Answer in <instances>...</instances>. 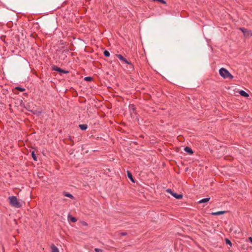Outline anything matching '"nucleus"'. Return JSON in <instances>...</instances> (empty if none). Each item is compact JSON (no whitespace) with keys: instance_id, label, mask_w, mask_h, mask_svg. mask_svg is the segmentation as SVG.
I'll return each mask as SVG.
<instances>
[{"instance_id":"f257e3e1","label":"nucleus","mask_w":252,"mask_h":252,"mask_svg":"<svg viewBox=\"0 0 252 252\" xmlns=\"http://www.w3.org/2000/svg\"><path fill=\"white\" fill-rule=\"evenodd\" d=\"M10 204L15 208H20L22 205L17 197L15 196H11L8 197Z\"/></svg>"},{"instance_id":"f03ea898","label":"nucleus","mask_w":252,"mask_h":252,"mask_svg":"<svg viewBox=\"0 0 252 252\" xmlns=\"http://www.w3.org/2000/svg\"><path fill=\"white\" fill-rule=\"evenodd\" d=\"M219 73L220 75L224 79H232L233 76L231 75L229 72L224 68H221L219 70Z\"/></svg>"},{"instance_id":"7ed1b4c3","label":"nucleus","mask_w":252,"mask_h":252,"mask_svg":"<svg viewBox=\"0 0 252 252\" xmlns=\"http://www.w3.org/2000/svg\"><path fill=\"white\" fill-rule=\"evenodd\" d=\"M239 30L243 32L246 37H250L252 35V32L250 30L243 28H240Z\"/></svg>"},{"instance_id":"20e7f679","label":"nucleus","mask_w":252,"mask_h":252,"mask_svg":"<svg viewBox=\"0 0 252 252\" xmlns=\"http://www.w3.org/2000/svg\"><path fill=\"white\" fill-rule=\"evenodd\" d=\"M53 69L55 71H57L59 72L63 73H67L68 72V71L64 70L57 66H53Z\"/></svg>"},{"instance_id":"39448f33","label":"nucleus","mask_w":252,"mask_h":252,"mask_svg":"<svg viewBox=\"0 0 252 252\" xmlns=\"http://www.w3.org/2000/svg\"><path fill=\"white\" fill-rule=\"evenodd\" d=\"M172 196H173L175 198L178 199H181L183 198V195L181 194H177L176 193H172Z\"/></svg>"},{"instance_id":"423d86ee","label":"nucleus","mask_w":252,"mask_h":252,"mask_svg":"<svg viewBox=\"0 0 252 252\" xmlns=\"http://www.w3.org/2000/svg\"><path fill=\"white\" fill-rule=\"evenodd\" d=\"M184 150L187 153L189 154H193V151L191 148H190L189 147H186L184 149Z\"/></svg>"},{"instance_id":"0eeeda50","label":"nucleus","mask_w":252,"mask_h":252,"mask_svg":"<svg viewBox=\"0 0 252 252\" xmlns=\"http://www.w3.org/2000/svg\"><path fill=\"white\" fill-rule=\"evenodd\" d=\"M51 252H59L58 248L54 245H52L51 247Z\"/></svg>"},{"instance_id":"6e6552de","label":"nucleus","mask_w":252,"mask_h":252,"mask_svg":"<svg viewBox=\"0 0 252 252\" xmlns=\"http://www.w3.org/2000/svg\"><path fill=\"white\" fill-rule=\"evenodd\" d=\"M210 197L203 198V199L200 200V201H199L198 203L200 204V203L207 202L208 201H209L210 200Z\"/></svg>"},{"instance_id":"1a4fd4ad","label":"nucleus","mask_w":252,"mask_h":252,"mask_svg":"<svg viewBox=\"0 0 252 252\" xmlns=\"http://www.w3.org/2000/svg\"><path fill=\"white\" fill-rule=\"evenodd\" d=\"M79 127L81 130H85L87 128L88 126L86 124H81L79 126Z\"/></svg>"},{"instance_id":"9d476101","label":"nucleus","mask_w":252,"mask_h":252,"mask_svg":"<svg viewBox=\"0 0 252 252\" xmlns=\"http://www.w3.org/2000/svg\"><path fill=\"white\" fill-rule=\"evenodd\" d=\"M224 213H225L224 211H219V212H213L211 213V214L214 216H218V215H222Z\"/></svg>"},{"instance_id":"9b49d317","label":"nucleus","mask_w":252,"mask_h":252,"mask_svg":"<svg viewBox=\"0 0 252 252\" xmlns=\"http://www.w3.org/2000/svg\"><path fill=\"white\" fill-rule=\"evenodd\" d=\"M68 219L72 222H75L77 219L75 217H71L70 215H68Z\"/></svg>"},{"instance_id":"f8f14e48","label":"nucleus","mask_w":252,"mask_h":252,"mask_svg":"<svg viewBox=\"0 0 252 252\" xmlns=\"http://www.w3.org/2000/svg\"><path fill=\"white\" fill-rule=\"evenodd\" d=\"M239 94L241 95L245 96V97H248L249 96V94L245 92L244 91H240L239 92Z\"/></svg>"},{"instance_id":"ddd939ff","label":"nucleus","mask_w":252,"mask_h":252,"mask_svg":"<svg viewBox=\"0 0 252 252\" xmlns=\"http://www.w3.org/2000/svg\"><path fill=\"white\" fill-rule=\"evenodd\" d=\"M127 176H128V178H129V179H130L132 182H134V180H133V177H132V175L131 173L129 171H127Z\"/></svg>"},{"instance_id":"4468645a","label":"nucleus","mask_w":252,"mask_h":252,"mask_svg":"<svg viewBox=\"0 0 252 252\" xmlns=\"http://www.w3.org/2000/svg\"><path fill=\"white\" fill-rule=\"evenodd\" d=\"M63 194L66 197H69L70 198H73V195L72 194H71L70 193H68V192H64L63 193Z\"/></svg>"},{"instance_id":"2eb2a0df","label":"nucleus","mask_w":252,"mask_h":252,"mask_svg":"<svg viewBox=\"0 0 252 252\" xmlns=\"http://www.w3.org/2000/svg\"><path fill=\"white\" fill-rule=\"evenodd\" d=\"M122 61L125 62L126 63L130 65L131 66V67H133V65L130 62H129L126 58H124L123 60H122Z\"/></svg>"},{"instance_id":"dca6fc26","label":"nucleus","mask_w":252,"mask_h":252,"mask_svg":"<svg viewBox=\"0 0 252 252\" xmlns=\"http://www.w3.org/2000/svg\"><path fill=\"white\" fill-rule=\"evenodd\" d=\"M32 158H33V159H34V160L37 161V157H36V155L35 154L34 152H32Z\"/></svg>"},{"instance_id":"f3484780","label":"nucleus","mask_w":252,"mask_h":252,"mask_svg":"<svg viewBox=\"0 0 252 252\" xmlns=\"http://www.w3.org/2000/svg\"><path fill=\"white\" fill-rule=\"evenodd\" d=\"M225 240V242H226V244H228L230 247H232V243L229 239H228L227 238H226Z\"/></svg>"},{"instance_id":"a211bd4d","label":"nucleus","mask_w":252,"mask_h":252,"mask_svg":"<svg viewBox=\"0 0 252 252\" xmlns=\"http://www.w3.org/2000/svg\"><path fill=\"white\" fill-rule=\"evenodd\" d=\"M103 54H104V55L106 57H108L110 56V53L107 50H105L104 51Z\"/></svg>"},{"instance_id":"6ab92c4d","label":"nucleus","mask_w":252,"mask_h":252,"mask_svg":"<svg viewBox=\"0 0 252 252\" xmlns=\"http://www.w3.org/2000/svg\"><path fill=\"white\" fill-rule=\"evenodd\" d=\"M154 1H158L161 3L165 4L166 2L164 0H152Z\"/></svg>"},{"instance_id":"aec40b11","label":"nucleus","mask_w":252,"mask_h":252,"mask_svg":"<svg viewBox=\"0 0 252 252\" xmlns=\"http://www.w3.org/2000/svg\"><path fill=\"white\" fill-rule=\"evenodd\" d=\"M117 57L121 60V61H122V60H123L124 59V57L120 55V54H118L117 55Z\"/></svg>"},{"instance_id":"412c9836","label":"nucleus","mask_w":252,"mask_h":252,"mask_svg":"<svg viewBox=\"0 0 252 252\" xmlns=\"http://www.w3.org/2000/svg\"><path fill=\"white\" fill-rule=\"evenodd\" d=\"M84 79L86 81H90L92 80V78L91 77H86Z\"/></svg>"},{"instance_id":"4be33fe9","label":"nucleus","mask_w":252,"mask_h":252,"mask_svg":"<svg viewBox=\"0 0 252 252\" xmlns=\"http://www.w3.org/2000/svg\"><path fill=\"white\" fill-rule=\"evenodd\" d=\"M94 251L95 252H103V250L100 249H98V248H95L94 249Z\"/></svg>"},{"instance_id":"5701e85b","label":"nucleus","mask_w":252,"mask_h":252,"mask_svg":"<svg viewBox=\"0 0 252 252\" xmlns=\"http://www.w3.org/2000/svg\"><path fill=\"white\" fill-rule=\"evenodd\" d=\"M81 224L83 226H86L88 225V223L84 221H81Z\"/></svg>"},{"instance_id":"b1692460","label":"nucleus","mask_w":252,"mask_h":252,"mask_svg":"<svg viewBox=\"0 0 252 252\" xmlns=\"http://www.w3.org/2000/svg\"><path fill=\"white\" fill-rule=\"evenodd\" d=\"M166 191H167V192L170 193L172 195V193H174V192L172 191V190H171V189H167L166 190Z\"/></svg>"},{"instance_id":"393cba45","label":"nucleus","mask_w":252,"mask_h":252,"mask_svg":"<svg viewBox=\"0 0 252 252\" xmlns=\"http://www.w3.org/2000/svg\"><path fill=\"white\" fill-rule=\"evenodd\" d=\"M17 89H18V90H19L21 92H23L25 90L24 89H23V88H19V87L17 88Z\"/></svg>"},{"instance_id":"a878e982","label":"nucleus","mask_w":252,"mask_h":252,"mask_svg":"<svg viewBox=\"0 0 252 252\" xmlns=\"http://www.w3.org/2000/svg\"><path fill=\"white\" fill-rule=\"evenodd\" d=\"M120 234L122 235V236H125L126 235V232H122V233H120Z\"/></svg>"},{"instance_id":"bb28decb","label":"nucleus","mask_w":252,"mask_h":252,"mask_svg":"<svg viewBox=\"0 0 252 252\" xmlns=\"http://www.w3.org/2000/svg\"><path fill=\"white\" fill-rule=\"evenodd\" d=\"M249 240L252 243V237H249Z\"/></svg>"}]
</instances>
